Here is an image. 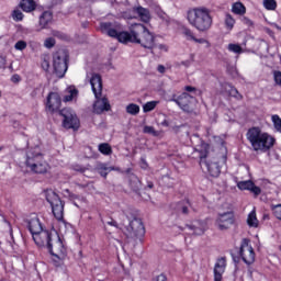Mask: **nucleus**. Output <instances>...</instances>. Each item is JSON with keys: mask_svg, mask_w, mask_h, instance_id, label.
Wrapping results in <instances>:
<instances>
[{"mask_svg": "<svg viewBox=\"0 0 281 281\" xmlns=\"http://www.w3.org/2000/svg\"><path fill=\"white\" fill-rule=\"evenodd\" d=\"M187 21L198 32H207L214 23L210 9L205 7L190 9L187 12Z\"/></svg>", "mask_w": 281, "mask_h": 281, "instance_id": "3", "label": "nucleus"}, {"mask_svg": "<svg viewBox=\"0 0 281 281\" xmlns=\"http://www.w3.org/2000/svg\"><path fill=\"white\" fill-rule=\"evenodd\" d=\"M232 12H234V14L243 15L245 12H247V9L241 2H235L232 7Z\"/></svg>", "mask_w": 281, "mask_h": 281, "instance_id": "26", "label": "nucleus"}, {"mask_svg": "<svg viewBox=\"0 0 281 281\" xmlns=\"http://www.w3.org/2000/svg\"><path fill=\"white\" fill-rule=\"evenodd\" d=\"M59 115L64 117V128H72V131H78V128H80V120L78 119V115H76V112H74V110L65 108L59 111Z\"/></svg>", "mask_w": 281, "mask_h": 281, "instance_id": "9", "label": "nucleus"}, {"mask_svg": "<svg viewBox=\"0 0 281 281\" xmlns=\"http://www.w3.org/2000/svg\"><path fill=\"white\" fill-rule=\"evenodd\" d=\"M122 33L123 32L117 33V31H115V29H110L106 34H108V36H111L112 38H117V41L120 43V36L122 35Z\"/></svg>", "mask_w": 281, "mask_h": 281, "instance_id": "42", "label": "nucleus"}, {"mask_svg": "<svg viewBox=\"0 0 281 281\" xmlns=\"http://www.w3.org/2000/svg\"><path fill=\"white\" fill-rule=\"evenodd\" d=\"M144 234H146V228H144V223L139 218L132 220L125 227V235L127 238H144Z\"/></svg>", "mask_w": 281, "mask_h": 281, "instance_id": "10", "label": "nucleus"}, {"mask_svg": "<svg viewBox=\"0 0 281 281\" xmlns=\"http://www.w3.org/2000/svg\"><path fill=\"white\" fill-rule=\"evenodd\" d=\"M95 170H97V172H99V175L101 177L106 178V175H109V172L115 170V168L109 167V166H106V164L100 162L97 165Z\"/></svg>", "mask_w": 281, "mask_h": 281, "instance_id": "24", "label": "nucleus"}, {"mask_svg": "<svg viewBox=\"0 0 281 281\" xmlns=\"http://www.w3.org/2000/svg\"><path fill=\"white\" fill-rule=\"evenodd\" d=\"M143 133L147 135H153L154 137H159V132L155 131V127L146 125L143 130Z\"/></svg>", "mask_w": 281, "mask_h": 281, "instance_id": "35", "label": "nucleus"}, {"mask_svg": "<svg viewBox=\"0 0 281 281\" xmlns=\"http://www.w3.org/2000/svg\"><path fill=\"white\" fill-rule=\"evenodd\" d=\"M182 34L183 36H186L187 41H193L194 40V33L192 32V30L184 27L182 30Z\"/></svg>", "mask_w": 281, "mask_h": 281, "instance_id": "38", "label": "nucleus"}, {"mask_svg": "<svg viewBox=\"0 0 281 281\" xmlns=\"http://www.w3.org/2000/svg\"><path fill=\"white\" fill-rule=\"evenodd\" d=\"M11 80H12V82H20L21 81V77L19 75H13Z\"/></svg>", "mask_w": 281, "mask_h": 281, "instance_id": "49", "label": "nucleus"}, {"mask_svg": "<svg viewBox=\"0 0 281 281\" xmlns=\"http://www.w3.org/2000/svg\"><path fill=\"white\" fill-rule=\"evenodd\" d=\"M241 21H243V23H245V25H252V23H251V20H249L248 18H243L241 19Z\"/></svg>", "mask_w": 281, "mask_h": 281, "instance_id": "50", "label": "nucleus"}, {"mask_svg": "<svg viewBox=\"0 0 281 281\" xmlns=\"http://www.w3.org/2000/svg\"><path fill=\"white\" fill-rule=\"evenodd\" d=\"M192 41H194V43H199L200 45H203L204 43H207V41L205 38L194 37V40H192Z\"/></svg>", "mask_w": 281, "mask_h": 281, "instance_id": "48", "label": "nucleus"}, {"mask_svg": "<svg viewBox=\"0 0 281 281\" xmlns=\"http://www.w3.org/2000/svg\"><path fill=\"white\" fill-rule=\"evenodd\" d=\"M56 45V40L54 37H48L44 42V46L47 47V49H52Z\"/></svg>", "mask_w": 281, "mask_h": 281, "instance_id": "43", "label": "nucleus"}, {"mask_svg": "<svg viewBox=\"0 0 281 281\" xmlns=\"http://www.w3.org/2000/svg\"><path fill=\"white\" fill-rule=\"evenodd\" d=\"M45 199L49 203L55 218L63 221L65 218V202L52 189L45 191Z\"/></svg>", "mask_w": 281, "mask_h": 281, "instance_id": "7", "label": "nucleus"}, {"mask_svg": "<svg viewBox=\"0 0 281 281\" xmlns=\"http://www.w3.org/2000/svg\"><path fill=\"white\" fill-rule=\"evenodd\" d=\"M42 69H44V71H49V58L44 57L42 61Z\"/></svg>", "mask_w": 281, "mask_h": 281, "instance_id": "45", "label": "nucleus"}, {"mask_svg": "<svg viewBox=\"0 0 281 281\" xmlns=\"http://www.w3.org/2000/svg\"><path fill=\"white\" fill-rule=\"evenodd\" d=\"M227 49L228 52H232L233 54H237V55H240L245 52L243 49V46H240V44H234V43L228 44Z\"/></svg>", "mask_w": 281, "mask_h": 281, "instance_id": "29", "label": "nucleus"}, {"mask_svg": "<svg viewBox=\"0 0 281 281\" xmlns=\"http://www.w3.org/2000/svg\"><path fill=\"white\" fill-rule=\"evenodd\" d=\"M273 78H274L276 85H278V87H281V71L280 70L273 71Z\"/></svg>", "mask_w": 281, "mask_h": 281, "instance_id": "44", "label": "nucleus"}, {"mask_svg": "<svg viewBox=\"0 0 281 281\" xmlns=\"http://www.w3.org/2000/svg\"><path fill=\"white\" fill-rule=\"evenodd\" d=\"M173 102L182 109V111H186V113H192V104L194 103V98L188 92H183L179 98L173 99Z\"/></svg>", "mask_w": 281, "mask_h": 281, "instance_id": "14", "label": "nucleus"}, {"mask_svg": "<svg viewBox=\"0 0 281 281\" xmlns=\"http://www.w3.org/2000/svg\"><path fill=\"white\" fill-rule=\"evenodd\" d=\"M140 168H143L144 170H146V168H148V164L146 162L145 159L140 160Z\"/></svg>", "mask_w": 281, "mask_h": 281, "instance_id": "52", "label": "nucleus"}, {"mask_svg": "<svg viewBox=\"0 0 281 281\" xmlns=\"http://www.w3.org/2000/svg\"><path fill=\"white\" fill-rule=\"evenodd\" d=\"M27 225L37 247H46L52 256L64 260L65 256H67V248H65V244H63V239H60L56 231H43V224H41L38 215L34 213L27 220Z\"/></svg>", "mask_w": 281, "mask_h": 281, "instance_id": "1", "label": "nucleus"}, {"mask_svg": "<svg viewBox=\"0 0 281 281\" xmlns=\"http://www.w3.org/2000/svg\"><path fill=\"white\" fill-rule=\"evenodd\" d=\"M157 101H149L143 105L144 113H150V111H155V108L157 106Z\"/></svg>", "mask_w": 281, "mask_h": 281, "instance_id": "32", "label": "nucleus"}, {"mask_svg": "<svg viewBox=\"0 0 281 281\" xmlns=\"http://www.w3.org/2000/svg\"><path fill=\"white\" fill-rule=\"evenodd\" d=\"M189 207H190V202L187 201L184 204L180 203L178 204V212H181L182 214H188Z\"/></svg>", "mask_w": 281, "mask_h": 281, "instance_id": "39", "label": "nucleus"}, {"mask_svg": "<svg viewBox=\"0 0 281 281\" xmlns=\"http://www.w3.org/2000/svg\"><path fill=\"white\" fill-rule=\"evenodd\" d=\"M26 166L30 168L31 172L35 175H47L49 172V164L43 157V154H29L26 158Z\"/></svg>", "mask_w": 281, "mask_h": 281, "instance_id": "6", "label": "nucleus"}, {"mask_svg": "<svg viewBox=\"0 0 281 281\" xmlns=\"http://www.w3.org/2000/svg\"><path fill=\"white\" fill-rule=\"evenodd\" d=\"M69 63V53L66 49H59L53 55V67L57 78H65Z\"/></svg>", "mask_w": 281, "mask_h": 281, "instance_id": "8", "label": "nucleus"}, {"mask_svg": "<svg viewBox=\"0 0 281 281\" xmlns=\"http://www.w3.org/2000/svg\"><path fill=\"white\" fill-rule=\"evenodd\" d=\"M184 90H187L189 93H192V91H196V88L192 87V86H187L184 88Z\"/></svg>", "mask_w": 281, "mask_h": 281, "instance_id": "53", "label": "nucleus"}, {"mask_svg": "<svg viewBox=\"0 0 281 281\" xmlns=\"http://www.w3.org/2000/svg\"><path fill=\"white\" fill-rule=\"evenodd\" d=\"M157 70L159 71V74H166V67L164 65H159Z\"/></svg>", "mask_w": 281, "mask_h": 281, "instance_id": "51", "label": "nucleus"}, {"mask_svg": "<svg viewBox=\"0 0 281 281\" xmlns=\"http://www.w3.org/2000/svg\"><path fill=\"white\" fill-rule=\"evenodd\" d=\"M76 98H78V89L76 88V86H69L66 89L64 102H71V100H76Z\"/></svg>", "mask_w": 281, "mask_h": 281, "instance_id": "21", "label": "nucleus"}, {"mask_svg": "<svg viewBox=\"0 0 281 281\" xmlns=\"http://www.w3.org/2000/svg\"><path fill=\"white\" fill-rule=\"evenodd\" d=\"M232 225H234V213L226 212L217 215L215 227H217L220 232H227Z\"/></svg>", "mask_w": 281, "mask_h": 281, "instance_id": "12", "label": "nucleus"}, {"mask_svg": "<svg viewBox=\"0 0 281 281\" xmlns=\"http://www.w3.org/2000/svg\"><path fill=\"white\" fill-rule=\"evenodd\" d=\"M11 16H12L13 21L19 22V21H23L24 15H23V12H21V10L15 9V10H13Z\"/></svg>", "mask_w": 281, "mask_h": 281, "instance_id": "36", "label": "nucleus"}, {"mask_svg": "<svg viewBox=\"0 0 281 281\" xmlns=\"http://www.w3.org/2000/svg\"><path fill=\"white\" fill-rule=\"evenodd\" d=\"M61 100L60 95L56 92H50L47 97L46 109L49 113H56L60 109Z\"/></svg>", "mask_w": 281, "mask_h": 281, "instance_id": "15", "label": "nucleus"}, {"mask_svg": "<svg viewBox=\"0 0 281 281\" xmlns=\"http://www.w3.org/2000/svg\"><path fill=\"white\" fill-rule=\"evenodd\" d=\"M224 23H225L226 30L232 32V30H234V25H236V20L234 19V16H232V14L227 13L225 15Z\"/></svg>", "mask_w": 281, "mask_h": 281, "instance_id": "27", "label": "nucleus"}, {"mask_svg": "<svg viewBox=\"0 0 281 281\" xmlns=\"http://www.w3.org/2000/svg\"><path fill=\"white\" fill-rule=\"evenodd\" d=\"M54 36H56L57 38H65V35H63V33L55 31L54 32Z\"/></svg>", "mask_w": 281, "mask_h": 281, "instance_id": "55", "label": "nucleus"}, {"mask_svg": "<svg viewBox=\"0 0 281 281\" xmlns=\"http://www.w3.org/2000/svg\"><path fill=\"white\" fill-rule=\"evenodd\" d=\"M93 111L97 113V115H101V113H104V111H111V103H109V99H106V97L102 98V95L95 98Z\"/></svg>", "mask_w": 281, "mask_h": 281, "instance_id": "16", "label": "nucleus"}, {"mask_svg": "<svg viewBox=\"0 0 281 281\" xmlns=\"http://www.w3.org/2000/svg\"><path fill=\"white\" fill-rule=\"evenodd\" d=\"M108 225H110L111 227H117V222L111 220L110 222H108Z\"/></svg>", "mask_w": 281, "mask_h": 281, "instance_id": "56", "label": "nucleus"}, {"mask_svg": "<svg viewBox=\"0 0 281 281\" xmlns=\"http://www.w3.org/2000/svg\"><path fill=\"white\" fill-rule=\"evenodd\" d=\"M20 8H22L23 12H34L36 10V2L34 0H22Z\"/></svg>", "mask_w": 281, "mask_h": 281, "instance_id": "22", "label": "nucleus"}, {"mask_svg": "<svg viewBox=\"0 0 281 281\" xmlns=\"http://www.w3.org/2000/svg\"><path fill=\"white\" fill-rule=\"evenodd\" d=\"M154 281H168V278H166V274H159Z\"/></svg>", "mask_w": 281, "mask_h": 281, "instance_id": "47", "label": "nucleus"}, {"mask_svg": "<svg viewBox=\"0 0 281 281\" xmlns=\"http://www.w3.org/2000/svg\"><path fill=\"white\" fill-rule=\"evenodd\" d=\"M111 27H112L111 22H102V23L100 24V30H101V32H102L103 34H106V33L109 32V30H111Z\"/></svg>", "mask_w": 281, "mask_h": 281, "instance_id": "41", "label": "nucleus"}, {"mask_svg": "<svg viewBox=\"0 0 281 281\" xmlns=\"http://www.w3.org/2000/svg\"><path fill=\"white\" fill-rule=\"evenodd\" d=\"M130 186L135 192H137V190H139L142 187V182L139 181V178L133 176L130 180Z\"/></svg>", "mask_w": 281, "mask_h": 281, "instance_id": "31", "label": "nucleus"}, {"mask_svg": "<svg viewBox=\"0 0 281 281\" xmlns=\"http://www.w3.org/2000/svg\"><path fill=\"white\" fill-rule=\"evenodd\" d=\"M126 113H128V115H137V113H139V105L135 103L128 104L126 106Z\"/></svg>", "mask_w": 281, "mask_h": 281, "instance_id": "33", "label": "nucleus"}, {"mask_svg": "<svg viewBox=\"0 0 281 281\" xmlns=\"http://www.w3.org/2000/svg\"><path fill=\"white\" fill-rule=\"evenodd\" d=\"M155 35L144 25L134 23L130 26V32L123 31L120 35V43H136L145 49H153Z\"/></svg>", "mask_w": 281, "mask_h": 281, "instance_id": "2", "label": "nucleus"}, {"mask_svg": "<svg viewBox=\"0 0 281 281\" xmlns=\"http://www.w3.org/2000/svg\"><path fill=\"white\" fill-rule=\"evenodd\" d=\"M188 229H191L195 236H203L207 232V222L205 221H195L191 225H187Z\"/></svg>", "mask_w": 281, "mask_h": 281, "instance_id": "18", "label": "nucleus"}, {"mask_svg": "<svg viewBox=\"0 0 281 281\" xmlns=\"http://www.w3.org/2000/svg\"><path fill=\"white\" fill-rule=\"evenodd\" d=\"M231 95H234V98H236L238 95V90L236 88H231Z\"/></svg>", "mask_w": 281, "mask_h": 281, "instance_id": "54", "label": "nucleus"}, {"mask_svg": "<svg viewBox=\"0 0 281 281\" xmlns=\"http://www.w3.org/2000/svg\"><path fill=\"white\" fill-rule=\"evenodd\" d=\"M151 54H164V52H168V47L165 44H156L153 42V47L149 48Z\"/></svg>", "mask_w": 281, "mask_h": 281, "instance_id": "25", "label": "nucleus"}, {"mask_svg": "<svg viewBox=\"0 0 281 281\" xmlns=\"http://www.w3.org/2000/svg\"><path fill=\"white\" fill-rule=\"evenodd\" d=\"M226 267L227 260L225 257L217 259L214 267V281H223V274L225 273Z\"/></svg>", "mask_w": 281, "mask_h": 281, "instance_id": "17", "label": "nucleus"}, {"mask_svg": "<svg viewBox=\"0 0 281 281\" xmlns=\"http://www.w3.org/2000/svg\"><path fill=\"white\" fill-rule=\"evenodd\" d=\"M99 151L102 155H111L113 153V149L111 148V145H109V143H102L99 145Z\"/></svg>", "mask_w": 281, "mask_h": 281, "instance_id": "30", "label": "nucleus"}, {"mask_svg": "<svg viewBox=\"0 0 281 281\" xmlns=\"http://www.w3.org/2000/svg\"><path fill=\"white\" fill-rule=\"evenodd\" d=\"M263 7L266 10H276V8H278V3L276 0H263Z\"/></svg>", "mask_w": 281, "mask_h": 281, "instance_id": "34", "label": "nucleus"}, {"mask_svg": "<svg viewBox=\"0 0 281 281\" xmlns=\"http://www.w3.org/2000/svg\"><path fill=\"white\" fill-rule=\"evenodd\" d=\"M90 85L95 98L102 95V77L100 75L93 74L90 78Z\"/></svg>", "mask_w": 281, "mask_h": 281, "instance_id": "19", "label": "nucleus"}, {"mask_svg": "<svg viewBox=\"0 0 281 281\" xmlns=\"http://www.w3.org/2000/svg\"><path fill=\"white\" fill-rule=\"evenodd\" d=\"M54 19L53 14L50 11H45L43 14L40 16V25L41 27H47L49 23H52V20Z\"/></svg>", "mask_w": 281, "mask_h": 281, "instance_id": "23", "label": "nucleus"}, {"mask_svg": "<svg viewBox=\"0 0 281 281\" xmlns=\"http://www.w3.org/2000/svg\"><path fill=\"white\" fill-rule=\"evenodd\" d=\"M237 187L239 190H249L252 194H256V196L261 192L260 188L254 184L251 180L240 181L237 183Z\"/></svg>", "mask_w": 281, "mask_h": 281, "instance_id": "20", "label": "nucleus"}, {"mask_svg": "<svg viewBox=\"0 0 281 281\" xmlns=\"http://www.w3.org/2000/svg\"><path fill=\"white\" fill-rule=\"evenodd\" d=\"M239 256L246 265H254V261L256 260V252H254V247L249 245V239H243Z\"/></svg>", "mask_w": 281, "mask_h": 281, "instance_id": "11", "label": "nucleus"}, {"mask_svg": "<svg viewBox=\"0 0 281 281\" xmlns=\"http://www.w3.org/2000/svg\"><path fill=\"white\" fill-rule=\"evenodd\" d=\"M147 188H149L151 190V188H154L153 182H148Z\"/></svg>", "mask_w": 281, "mask_h": 281, "instance_id": "58", "label": "nucleus"}, {"mask_svg": "<svg viewBox=\"0 0 281 281\" xmlns=\"http://www.w3.org/2000/svg\"><path fill=\"white\" fill-rule=\"evenodd\" d=\"M27 47V42L25 41H18L14 45V48L18 50V52H23V49H25Z\"/></svg>", "mask_w": 281, "mask_h": 281, "instance_id": "40", "label": "nucleus"}, {"mask_svg": "<svg viewBox=\"0 0 281 281\" xmlns=\"http://www.w3.org/2000/svg\"><path fill=\"white\" fill-rule=\"evenodd\" d=\"M227 164V150L222 149L221 154L206 158L200 157V166L202 170H206L211 177H218L221 169Z\"/></svg>", "mask_w": 281, "mask_h": 281, "instance_id": "4", "label": "nucleus"}, {"mask_svg": "<svg viewBox=\"0 0 281 281\" xmlns=\"http://www.w3.org/2000/svg\"><path fill=\"white\" fill-rule=\"evenodd\" d=\"M181 65H184V67H190V61L187 60V61H181Z\"/></svg>", "mask_w": 281, "mask_h": 281, "instance_id": "57", "label": "nucleus"}, {"mask_svg": "<svg viewBox=\"0 0 281 281\" xmlns=\"http://www.w3.org/2000/svg\"><path fill=\"white\" fill-rule=\"evenodd\" d=\"M72 170H75L76 172H86L87 168H85L80 165H72Z\"/></svg>", "mask_w": 281, "mask_h": 281, "instance_id": "46", "label": "nucleus"}, {"mask_svg": "<svg viewBox=\"0 0 281 281\" xmlns=\"http://www.w3.org/2000/svg\"><path fill=\"white\" fill-rule=\"evenodd\" d=\"M247 139L256 151H267L276 144V138L267 133H262L258 127H252L247 132Z\"/></svg>", "mask_w": 281, "mask_h": 281, "instance_id": "5", "label": "nucleus"}, {"mask_svg": "<svg viewBox=\"0 0 281 281\" xmlns=\"http://www.w3.org/2000/svg\"><path fill=\"white\" fill-rule=\"evenodd\" d=\"M124 19H140L143 23H148L150 21V11L143 7H136L130 13H125Z\"/></svg>", "mask_w": 281, "mask_h": 281, "instance_id": "13", "label": "nucleus"}, {"mask_svg": "<svg viewBox=\"0 0 281 281\" xmlns=\"http://www.w3.org/2000/svg\"><path fill=\"white\" fill-rule=\"evenodd\" d=\"M272 122L274 124V128L281 133V119L278 114L272 115Z\"/></svg>", "mask_w": 281, "mask_h": 281, "instance_id": "37", "label": "nucleus"}, {"mask_svg": "<svg viewBox=\"0 0 281 281\" xmlns=\"http://www.w3.org/2000/svg\"><path fill=\"white\" fill-rule=\"evenodd\" d=\"M249 227H258V217H256V209H254L247 218Z\"/></svg>", "mask_w": 281, "mask_h": 281, "instance_id": "28", "label": "nucleus"}]
</instances>
